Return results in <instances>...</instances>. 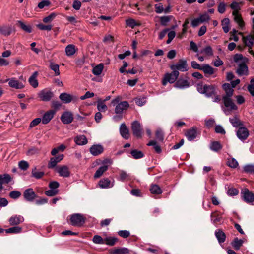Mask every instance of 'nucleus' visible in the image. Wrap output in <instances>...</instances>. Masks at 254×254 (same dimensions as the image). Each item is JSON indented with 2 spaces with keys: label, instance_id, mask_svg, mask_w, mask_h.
I'll use <instances>...</instances> for the list:
<instances>
[{
  "label": "nucleus",
  "instance_id": "b1692460",
  "mask_svg": "<svg viewBox=\"0 0 254 254\" xmlns=\"http://www.w3.org/2000/svg\"><path fill=\"white\" fill-rule=\"evenodd\" d=\"M237 73L240 76L247 75L248 73V68L245 63H241L239 65L237 70Z\"/></svg>",
  "mask_w": 254,
  "mask_h": 254
},
{
  "label": "nucleus",
  "instance_id": "ea45409f",
  "mask_svg": "<svg viewBox=\"0 0 254 254\" xmlns=\"http://www.w3.org/2000/svg\"><path fill=\"white\" fill-rule=\"evenodd\" d=\"M107 106L105 104L104 101L99 99L97 101V109L100 112H105L107 110Z\"/></svg>",
  "mask_w": 254,
  "mask_h": 254
},
{
  "label": "nucleus",
  "instance_id": "f3484780",
  "mask_svg": "<svg viewBox=\"0 0 254 254\" xmlns=\"http://www.w3.org/2000/svg\"><path fill=\"white\" fill-rule=\"evenodd\" d=\"M64 156V155L62 154L58 155L57 156L51 158L50 161L48 164V168L49 169L54 168L57 164L63 159Z\"/></svg>",
  "mask_w": 254,
  "mask_h": 254
},
{
  "label": "nucleus",
  "instance_id": "0eeeda50",
  "mask_svg": "<svg viewBox=\"0 0 254 254\" xmlns=\"http://www.w3.org/2000/svg\"><path fill=\"white\" fill-rule=\"evenodd\" d=\"M199 134L197 128L196 127H193L190 129L186 130L185 135L188 140L192 141L196 138Z\"/></svg>",
  "mask_w": 254,
  "mask_h": 254
},
{
  "label": "nucleus",
  "instance_id": "052dcab7",
  "mask_svg": "<svg viewBox=\"0 0 254 254\" xmlns=\"http://www.w3.org/2000/svg\"><path fill=\"white\" fill-rule=\"evenodd\" d=\"M56 14L55 13H52L48 16L45 17L43 19V21L45 23H49L51 22L56 17Z\"/></svg>",
  "mask_w": 254,
  "mask_h": 254
},
{
  "label": "nucleus",
  "instance_id": "c9c22d12",
  "mask_svg": "<svg viewBox=\"0 0 254 254\" xmlns=\"http://www.w3.org/2000/svg\"><path fill=\"white\" fill-rule=\"evenodd\" d=\"M12 28L9 26H2L0 27V33L4 35L8 36L11 33Z\"/></svg>",
  "mask_w": 254,
  "mask_h": 254
},
{
  "label": "nucleus",
  "instance_id": "5701e85b",
  "mask_svg": "<svg viewBox=\"0 0 254 254\" xmlns=\"http://www.w3.org/2000/svg\"><path fill=\"white\" fill-rule=\"evenodd\" d=\"M24 221V218L21 216L15 215L10 217L9 219V222L10 225H17Z\"/></svg>",
  "mask_w": 254,
  "mask_h": 254
},
{
  "label": "nucleus",
  "instance_id": "e433bc0d",
  "mask_svg": "<svg viewBox=\"0 0 254 254\" xmlns=\"http://www.w3.org/2000/svg\"><path fill=\"white\" fill-rule=\"evenodd\" d=\"M49 68L55 72V76H58L60 74L59 70V66L58 64L50 61Z\"/></svg>",
  "mask_w": 254,
  "mask_h": 254
},
{
  "label": "nucleus",
  "instance_id": "774afa93",
  "mask_svg": "<svg viewBox=\"0 0 254 254\" xmlns=\"http://www.w3.org/2000/svg\"><path fill=\"white\" fill-rule=\"evenodd\" d=\"M154 6L155 9V11L157 13H161L164 12V8L161 3L155 4Z\"/></svg>",
  "mask_w": 254,
  "mask_h": 254
},
{
  "label": "nucleus",
  "instance_id": "4d7b16f0",
  "mask_svg": "<svg viewBox=\"0 0 254 254\" xmlns=\"http://www.w3.org/2000/svg\"><path fill=\"white\" fill-rule=\"evenodd\" d=\"M93 242L95 244H104L105 239L99 235H95L93 238Z\"/></svg>",
  "mask_w": 254,
  "mask_h": 254
},
{
  "label": "nucleus",
  "instance_id": "393cba45",
  "mask_svg": "<svg viewBox=\"0 0 254 254\" xmlns=\"http://www.w3.org/2000/svg\"><path fill=\"white\" fill-rule=\"evenodd\" d=\"M201 70L204 72L206 76H208L213 74L215 72V69L210 66L209 64H205L202 65Z\"/></svg>",
  "mask_w": 254,
  "mask_h": 254
},
{
  "label": "nucleus",
  "instance_id": "338daca9",
  "mask_svg": "<svg viewBox=\"0 0 254 254\" xmlns=\"http://www.w3.org/2000/svg\"><path fill=\"white\" fill-rule=\"evenodd\" d=\"M61 106V103L58 101H53L52 102V107L55 109L54 111H55L58 110Z\"/></svg>",
  "mask_w": 254,
  "mask_h": 254
},
{
  "label": "nucleus",
  "instance_id": "9d476101",
  "mask_svg": "<svg viewBox=\"0 0 254 254\" xmlns=\"http://www.w3.org/2000/svg\"><path fill=\"white\" fill-rule=\"evenodd\" d=\"M54 94L51 91L43 90L38 94V97L43 101H49L53 97Z\"/></svg>",
  "mask_w": 254,
  "mask_h": 254
},
{
  "label": "nucleus",
  "instance_id": "20e7f679",
  "mask_svg": "<svg viewBox=\"0 0 254 254\" xmlns=\"http://www.w3.org/2000/svg\"><path fill=\"white\" fill-rule=\"evenodd\" d=\"M85 218L83 215L79 213L74 214L71 216L70 222L73 226H81L85 223Z\"/></svg>",
  "mask_w": 254,
  "mask_h": 254
},
{
  "label": "nucleus",
  "instance_id": "4be33fe9",
  "mask_svg": "<svg viewBox=\"0 0 254 254\" xmlns=\"http://www.w3.org/2000/svg\"><path fill=\"white\" fill-rule=\"evenodd\" d=\"M103 148L100 145H94L90 149L91 153L94 156H97L103 151Z\"/></svg>",
  "mask_w": 254,
  "mask_h": 254
},
{
  "label": "nucleus",
  "instance_id": "9b49d317",
  "mask_svg": "<svg viewBox=\"0 0 254 254\" xmlns=\"http://www.w3.org/2000/svg\"><path fill=\"white\" fill-rule=\"evenodd\" d=\"M56 171L59 173V176L63 177H68L70 176V172L69 168L65 165L60 166L55 168Z\"/></svg>",
  "mask_w": 254,
  "mask_h": 254
},
{
  "label": "nucleus",
  "instance_id": "58836bf2",
  "mask_svg": "<svg viewBox=\"0 0 254 254\" xmlns=\"http://www.w3.org/2000/svg\"><path fill=\"white\" fill-rule=\"evenodd\" d=\"M75 52V46L74 45H68L65 48V52L68 56L74 55Z\"/></svg>",
  "mask_w": 254,
  "mask_h": 254
},
{
  "label": "nucleus",
  "instance_id": "4c0bfd02",
  "mask_svg": "<svg viewBox=\"0 0 254 254\" xmlns=\"http://www.w3.org/2000/svg\"><path fill=\"white\" fill-rule=\"evenodd\" d=\"M103 68V64H100L93 68L92 72L95 75H99L102 72Z\"/></svg>",
  "mask_w": 254,
  "mask_h": 254
},
{
  "label": "nucleus",
  "instance_id": "aec40b11",
  "mask_svg": "<svg viewBox=\"0 0 254 254\" xmlns=\"http://www.w3.org/2000/svg\"><path fill=\"white\" fill-rule=\"evenodd\" d=\"M222 87L225 92V94L223 97H231L233 95L234 90L231 87L230 84L224 83L223 84Z\"/></svg>",
  "mask_w": 254,
  "mask_h": 254
},
{
  "label": "nucleus",
  "instance_id": "423d86ee",
  "mask_svg": "<svg viewBox=\"0 0 254 254\" xmlns=\"http://www.w3.org/2000/svg\"><path fill=\"white\" fill-rule=\"evenodd\" d=\"M131 128L134 136L139 138L142 137V129L140 124L137 121L132 123Z\"/></svg>",
  "mask_w": 254,
  "mask_h": 254
},
{
  "label": "nucleus",
  "instance_id": "79ce46f5",
  "mask_svg": "<svg viewBox=\"0 0 254 254\" xmlns=\"http://www.w3.org/2000/svg\"><path fill=\"white\" fill-rule=\"evenodd\" d=\"M130 154L133 158L135 159H139L143 157V153L141 151L137 150H132L130 152Z\"/></svg>",
  "mask_w": 254,
  "mask_h": 254
},
{
  "label": "nucleus",
  "instance_id": "a19ab883",
  "mask_svg": "<svg viewBox=\"0 0 254 254\" xmlns=\"http://www.w3.org/2000/svg\"><path fill=\"white\" fill-rule=\"evenodd\" d=\"M4 231L7 233L17 234L21 232L22 228L19 226H15L4 230Z\"/></svg>",
  "mask_w": 254,
  "mask_h": 254
},
{
  "label": "nucleus",
  "instance_id": "e2e57ef3",
  "mask_svg": "<svg viewBox=\"0 0 254 254\" xmlns=\"http://www.w3.org/2000/svg\"><path fill=\"white\" fill-rule=\"evenodd\" d=\"M42 1L38 3V7L40 8H43L45 6H48L51 3L49 0H41Z\"/></svg>",
  "mask_w": 254,
  "mask_h": 254
},
{
  "label": "nucleus",
  "instance_id": "c03bdc74",
  "mask_svg": "<svg viewBox=\"0 0 254 254\" xmlns=\"http://www.w3.org/2000/svg\"><path fill=\"white\" fill-rule=\"evenodd\" d=\"M11 178L8 174H4L3 175H0V181L2 184H8L11 181Z\"/></svg>",
  "mask_w": 254,
  "mask_h": 254
},
{
  "label": "nucleus",
  "instance_id": "49530a36",
  "mask_svg": "<svg viewBox=\"0 0 254 254\" xmlns=\"http://www.w3.org/2000/svg\"><path fill=\"white\" fill-rule=\"evenodd\" d=\"M172 16H164L160 17L161 25L162 26H166L167 23L171 20Z\"/></svg>",
  "mask_w": 254,
  "mask_h": 254
},
{
  "label": "nucleus",
  "instance_id": "de8ad7c7",
  "mask_svg": "<svg viewBox=\"0 0 254 254\" xmlns=\"http://www.w3.org/2000/svg\"><path fill=\"white\" fill-rule=\"evenodd\" d=\"M129 253V250L126 248H122L116 249L114 250V254H127Z\"/></svg>",
  "mask_w": 254,
  "mask_h": 254
},
{
  "label": "nucleus",
  "instance_id": "cd10ccee",
  "mask_svg": "<svg viewBox=\"0 0 254 254\" xmlns=\"http://www.w3.org/2000/svg\"><path fill=\"white\" fill-rule=\"evenodd\" d=\"M215 234L219 243H222L225 242L226 239V235L222 230H217L215 232Z\"/></svg>",
  "mask_w": 254,
  "mask_h": 254
},
{
  "label": "nucleus",
  "instance_id": "f257e3e1",
  "mask_svg": "<svg viewBox=\"0 0 254 254\" xmlns=\"http://www.w3.org/2000/svg\"><path fill=\"white\" fill-rule=\"evenodd\" d=\"M121 100V98L120 96H117L112 100L111 102L112 105L113 106H116L115 112L118 115V116H114V119H116L117 117L121 118L122 117V113L124 111L127 110L129 107V104L127 101L120 102Z\"/></svg>",
  "mask_w": 254,
  "mask_h": 254
},
{
  "label": "nucleus",
  "instance_id": "13d9d810",
  "mask_svg": "<svg viewBox=\"0 0 254 254\" xmlns=\"http://www.w3.org/2000/svg\"><path fill=\"white\" fill-rule=\"evenodd\" d=\"M21 194L20 191L17 190H13L9 193V196L10 198L16 199L19 198L21 196Z\"/></svg>",
  "mask_w": 254,
  "mask_h": 254
},
{
  "label": "nucleus",
  "instance_id": "37998d69",
  "mask_svg": "<svg viewBox=\"0 0 254 254\" xmlns=\"http://www.w3.org/2000/svg\"><path fill=\"white\" fill-rule=\"evenodd\" d=\"M18 23L20 28L25 32L27 33H31L32 32V28L30 25H25L23 22L21 21H18Z\"/></svg>",
  "mask_w": 254,
  "mask_h": 254
},
{
  "label": "nucleus",
  "instance_id": "6e6d98bb",
  "mask_svg": "<svg viewBox=\"0 0 254 254\" xmlns=\"http://www.w3.org/2000/svg\"><path fill=\"white\" fill-rule=\"evenodd\" d=\"M244 171L248 173H253L254 174V165L248 164L244 167Z\"/></svg>",
  "mask_w": 254,
  "mask_h": 254
},
{
  "label": "nucleus",
  "instance_id": "1a4fd4ad",
  "mask_svg": "<svg viewBox=\"0 0 254 254\" xmlns=\"http://www.w3.org/2000/svg\"><path fill=\"white\" fill-rule=\"evenodd\" d=\"M73 114L69 111L64 112L61 115L60 119L64 124H69L73 121Z\"/></svg>",
  "mask_w": 254,
  "mask_h": 254
},
{
  "label": "nucleus",
  "instance_id": "c756f323",
  "mask_svg": "<svg viewBox=\"0 0 254 254\" xmlns=\"http://www.w3.org/2000/svg\"><path fill=\"white\" fill-rule=\"evenodd\" d=\"M74 141L78 145H85L88 142L86 136L83 135L76 136L74 139Z\"/></svg>",
  "mask_w": 254,
  "mask_h": 254
},
{
  "label": "nucleus",
  "instance_id": "8fccbe9b",
  "mask_svg": "<svg viewBox=\"0 0 254 254\" xmlns=\"http://www.w3.org/2000/svg\"><path fill=\"white\" fill-rule=\"evenodd\" d=\"M31 174L32 177L36 179H40L42 177L44 174V173L43 172L37 171L36 168H35L32 169Z\"/></svg>",
  "mask_w": 254,
  "mask_h": 254
},
{
  "label": "nucleus",
  "instance_id": "7c9ffc66",
  "mask_svg": "<svg viewBox=\"0 0 254 254\" xmlns=\"http://www.w3.org/2000/svg\"><path fill=\"white\" fill-rule=\"evenodd\" d=\"M229 121L233 127H237L242 126L243 123L240 121L237 116H235L233 118H229Z\"/></svg>",
  "mask_w": 254,
  "mask_h": 254
},
{
  "label": "nucleus",
  "instance_id": "39448f33",
  "mask_svg": "<svg viewBox=\"0 0 254 254\" xmlns=\"http://www.w3.org/2000/svg\"><path fill=\"white\" fill-rule=\"evenodd\" d=\"M243 41L246 46L249 47V52L254 57V51L252 50L254 45V35L252 34L246 36H243Z\"/></svg>",
  "mask_w": 254,
  "mask_h": 254
},
{
  "label": "nucleus",
  "instance_id": "a878e982",
  "mask_svg": "<svg viewBox=\"0 0 254 254\" xmlns=\"http://www.w3.org/2000/svg\"><path fill=\"white\" fill-rule=\"evenodd\" d=\"M9 81L8 84L10 87L14 88L16 89H22L24 87V85L22 83H20L18 81L15 80L14 78L8 79L7 80Z\"/></svg>",
  "mask_w": 254,
  "mask_h": 254
},
{
  "label": "nucleus",
  "instance_id": "864d4df0",
  "mask_svg": "<svg viewBox=\"0 0 254 254\" xmlns=\"http://www.w3.org/2000/svg\"><path fill=\"white\" fill-rule=\"evenodd\" d=\"M210 148L213 151H218L222 148V146L219 142L215 141L212 143Z\"/></svg>",
  "mask_w": 254,
  "mask_h": 254
},
{
  "label": "nucleus",
  "instance_id": "dca6fc26",
  "mask_svg": "<svg viewBox=\"0 0 254 254\" xmlns=\"http://www.w3.org/2000/svg\"><path fill=\"white\" fill-rule=\"evenodd\" d=\"M222 99L225 106L230 110H236L238 109L237 106L233 101L231 97H223Z\"/></svg>",
  "mask_w": 254,
  "mask_h": 254
},
{
  "label": "nucleus",
  "instance_id": "a18cd8bd",
  "mask_svg": "<svg viewBox=\"0 0 254 254\" xmlns=\"http://www.w3.org/2000/svg\"><path fill=\"white\" fill-rule=\"evenodd\" d=\"M118 240V238L115 237H107L105 239L104 244L110 246H113Z\"/></svg>",
  "mask_w": 254,
  "mask_h": 254
},
{
  "label": "nucleus",
  "instance_id": "4468645a",
  "mask_svg": "<svg viewBox=\"0 0 254 254\" xmlns=\"http://www.w3.org/2000/svg\"><path fill=\"white\" fill-rule=\"evenodd\" d=\"M244 200L248 203L254 202V194L251 192L248 189H245L241 193Z\"/></svg>",
  "mask_w": 254,
  "mask_h": 254
},
{
  "label": "nucleus",
  "instance_id": "2eb2a0df",
  "mask_svg": "<svg viewBox=\"0 0 254 254\" xmlns=\"http://www.w3.org/2000/svg\"><path fill=\"white\" fill-rule=\"evenodd\" d=\"M24 199L28 201H33L37 197L35 193L31 188L27 189L23 192Z\"/></svg>",
  "mask_w": 254,
  "mask_h": 254
},
{
  "label": "nucleus",
  "instance_id": "69168bd1",
  "mask_svg": "<svg viewBox=\"0 0 254 254\" xmlns=\"http://www.w3.org/2000/svg\"><path fill=\"white\" fill-rule=\"evenodd\" d=\"M118 234L121 237L126 238L130 235V233L127 230H121L118 232Z\"/></svg>",
  "mask_w": 254,
  "mask_h": 254
},
{
  "label": "nucleus",
  "instance_id": "bb28decb",
  "mask_svg": "<svg viewBox=\"0 0 254 254\" xmlns=\"http://www.w3.org/2000/svg\"><path fill=\"white\" fill-rule=\"evenodd\" d=\"M233 15L234 16V20L238 23L240 27H243L244 26V22L242 18L238 13V10H234L233 12Z\"/></svg>",
  "mask_w": 254,
  "mask_h": 254
},
{
  "label": "nucleus",
  "instance_id": "603ef678",
  "mask_svg": "<svg viewBox=\"0 0 254 254\" xmlns=\"http://www.w3.org/2000/svg\"><path fill=\"white\" fill-rule=\"evenodd\" d=\"M148 146H153L154 149H155V151L158 153H159L161 152V149L160 147L157 144V142L155 141L151 140L149 142V143L147 144Z\"/></svg>",
  "mask_w": 254,
  "mask_h": 254
},
{
  "label": "nucleus",
  "instance_id": "f03ea898",
  "mask_svg": "<svg viewBox=\"0 0 254 254\" xmlns=\"http://www.w3.org/2000/svg\"><path fill=\"white\" fill-rule=\"evenodd\" d=\"M197 91L201 94H205L210 97L215 93V87L213 85H208L203 83H199L197 85Z\"/></svg>",
  "mask_w": 254,
  "mask_h": 254
},
{
  "label": "nucleus",
  "instance_id": "473e14b6",
  "mask_svg": "<svg viewBox=\"0 0 254 254\" xmlns=\"http://www.w3.org/2000/svg\"><path fill=\"white\" fill-rule=\"evenodd\" d=\"M244 243V241L242 239H239L238 238H235L231 244L233 247L236 250L240 249Z\"/></svg>",
  "mask_w": 254,
  "mask_h": 254
},
{
  "label": "nucleus",
  "instance_id": "2f4dec72",
  "mask_svg": "<svg viewBox=\"0 0 254 254\" xmlns=\"http://www.w3.org/2000/svg\"><path fill=\"white\" fill-rule=\"evenodd\" d=\"M99 185L102 188H107L113 186L110 180L108 178L101 179L99 182Z\"/></svg>",
  "mask_w": 254,
  "mask_h": 254
},
{
  "label": "nucleus",
  "instance_id": "ddd939ff",
  "mask_svg": "<svg viewBox=\"0 0 254 254\" xmlns=\"http://www.w3.org/2000/svg\"><path fill=\"white\" fill-rule=\"evenodd\" d=\"M60 99L64 103H69L72 101H77L78 98L66 93H62L59 96Z\"/></svg>",
  "mask_w": 254,
  "mask_h": 254
},
{
  "label": "nucleus",
  "instance_id": "7ed1b4c3",
  "mask_svg": "<svg viewBox=\"0 0 254 254\" xmlns=\"http://www.w3.org/2000/svg\"><path fill=\"white\" fill-rule=\"evenodd\" d=\"M173 71L170 73H166L164 75V77L162 80V84L165 86L167 82L173 83L178 78L179 75V72L178 70H172Z\"/></svg>",
  "mask_w": 254,
  "mask_h": 254
},
{
  "label": "nucleus",
  "instance_id": "5fc2aeb1",
  "mask_svg": "<svg viewBox=\"0 0 254 254\" xmlns=\"http://www.w3.org/2000/svg\"><path fill=\"white\" fill-rule=\"evenodd\" d=\"M156 138L157 140L162 142L164 139V134L161 129H158L155 132Z\"/></svg>",
  "mask_w": 254,
  "mask_h": 254
},
{
  "label": "nucleus",
  "instance_id": "6e6552de",
  "mask_svg": "<svg viewBox=\"0 0 254 254\" xmlns=\"http://www.w3.org/2000/svg\"><path fill=\"white\" fill-rule=\"evenodd\" d=\"M170 68L172 70L175 69L182 72L186 71L188 70L187 62L186 60L180 59L176 64L171 65Z\"/></svg>",
  "mask_w": 254,
  "mask_h": 254
},
{
  "label": "nucleus",
  "instance_id": "3c124183",
  "mask_svg": "<svg viewBox=\"0 0 254 254\" xmlns=\"http://www.w3.org/2000/svg\"><path fill=\"white\" fill-rule=\"evenodd\" d=\"M227 164L229 167L233 168H236L239 165L237 160L233 158L228 159Z\"/></svg>",
  "mask_w": 254,
  "mask_h": 254
},
{
  "label": "nucleus",
  "instance_id": "c85d7f7f",
  "mask_svg": "<svg viewBox=\"0 0 254 254\" xmlns=\"http://www.w3.org/2000/svg\"><path fill=\"white\" fill-rule=\"evenodd\" d=\"M38 75V72L37 71L34 72L33 74L29 77L28 81L30 84L33 87L36 88L38 86V82L36 79V77Z\"/></svg>",
  "mask_w": 254,
  "mask_h": 254
},
{
  "label": "nucleus",
  "instance_id": "f8f14e48",
  "mask_svg": "<svg viewBox=\"0 0 254 254\" xmlns=\"http://www.w3.org/2000/svg\"><path fill=\"white\" fill-rule=\"evenodd\" d=\"M249 135V131L245 127H240L237 132V136L240 140L244 141L247 139Z\"/></svg>",
  "mask_w": 254,
  "mask_h": 254
},
{
  "label": "nucleus",
  "instance_id": "680f3d73",
  "mask_svg": "<svg viewBox=\"0 0 254 254\" xmlns=\"http://www.w3.org/2000/svg\"><path fill=\"white\" fill-rule=\"evenodd\" d=\"M37 27L41 30H47V31H50L52 29V25H45L43 24H39L37 25Z\"/></svg>",
  "mask_w": 254,
  "mask_h": 254
},
{
  "label": "nucleus",
  "instance_id": "bf43d9fd",
  "mask_svg": "<svg viewBox=\"0 0 254 254\" xmlns=\"http://www.w3.org/2000/svg\"><path fill=\"white\" fill-rule=\"evenodd\" d=\"M19 167L24 171L26 170L29 167V164L26 161H20L18 163Z\"/></svg>",
  "mask_w": 254,
  "mask_h": 254
},
{
  "label": "nucleus",
  "instance_id": "f704fd0d",
  "mask_svg": "<svg viewBox=\"0 0 254 254\" xmlns=\"http://www.w3.org/2000/svg\"><path fill=\"white\" fill-rule=\"evenodd\" d=\"M149 190L151 193L155 194H160L162 192L161 188L158 185L155 184H152Z\"/></svg>",
  "mask_w": 254,
  "mask_h": 254
},
{
  "label": "nucleus",
  "instance_id": "72a5a7b5",
  "mask_svg": "<svg viewBox=\"0 0 254 254\" xmlns=\"http://www.w3.org/2000/svg\"><path fill=\"white\" fill-rule=\"evenodd\" d=\"M108 169V166L107 165H104L100 167L95 172L94 174L95 178H98L100 177L103 173L106 172Z\"/></svg>",
  "mask_w": 254,
  "mask_h": 254
},
{
  "label": "nucleus",
  "instance_id": "a211bd4d",
  "mask_svg": "<svg viewBox=\"0 0 254 254\" xmlns=\"http://www.w3.org/2000/svg\"><path fill=\"white\" fill-rule=\"evenodd\" d=\"M56 111L54 110H50L46 112L41 119L42 122L43 124H47L51 119L53 118Z\"/></svg>",
  "mask_w": 254,
  "mask_h": 254
},
{
  "label": "nucleus",
  "instance_id": "412c9836",
  "mask_svg": "<svg viewBox=\"0 0 254 254\" xmlns=\"http://www.w3.org/2000/svg\"><path fill=\"white\" fill-rule=\"evenodd\" d=\"M120 133L125 139H128L129 137V130L125 123H122L120 127Z\"/></svg>",
  "mask_w": 254,
  "mask_h": 254
},
{
  "label": "nucleus",
  "instance_id": "6ab92c4d",
  "mask_svg": "<svg viewBox=\"0 0 254 254\" xmlns=\"http://www.w3.org/2000/svg\"><path fill=\"white\" fill-rule=\"evenodd\" d=\"M190 86L189 82L183 78H179L175 83L174 87L179 89H184L189 87Z\"/></svg>",
  "mask_w": 254,
  "mask_h": 254
},
{
  "label": "nucleus",
  "instance_id": "09e8293b",
  "mask_svg": "<svg viewBox=\"0 0 254 254\" xmlns=\"http://www.w3.org/2000/svg\"><path fill=\"white\" fill-rule=\"evenodd\" d=\"M201 53H204L206 56H211L213 54V50L211 46H207L200 51Z\"/></svg>",
  "mask_w": 254,
  "mask_h": 254
},
{
  "label": "nucleus",
  "instance_id": "0e129e2a",
  "mask_svg": "<svg viewBox=\"0 0 254 254\" xmlns=\"http://www.w3.org/2000/svg\"><path fill=\"white\" fill-rule=\"evenodd\" d=\"M58 190H52L50 189L45 192V194L48 196H53L56 195L58 193Z\"/></svg>",
  "mask_w": 254,
  "mask_h": 254
}]
</instances>
